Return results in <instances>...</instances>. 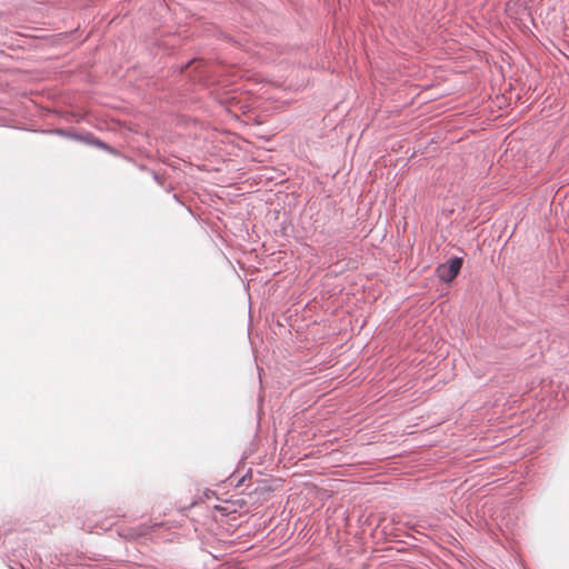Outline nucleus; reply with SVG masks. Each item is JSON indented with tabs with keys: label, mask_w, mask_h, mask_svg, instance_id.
Wrapping results in <instances>:
<instances>
[{
	"label": "nucleus",
	"mask_w": 569,
	"mask_h": 569,
	"mask_svg": "<svg viewBox=\"0 0 569 569\" xmlns=\"http://www.w3.org/2000/svg\"><path fill=\"white\" fill-rule=\"evenodd\" d=\"M93 146H94V147H98V148H101V149H103V150H107V151H109V152H112V151H113V149H112L110 146H108L107 143H104L103 141H101V140H100V139H98V138L94 140V144H93Z\"/></svg>",
	"instance_id": "20e7f679"
},
{
	"label": "nucleus",
	"mask_w": 569,
	"mask_h": 569,
	"mask_svg": "<svg viewBox=\"0 0 569 569\" xmlns=\"http://www.w3.org/2000/svg\"><path fill=\"white\" fill-rule=\"evenodd\" d=\"M73 137L77 138L78 140L87 142L88 144H91V146L94 144V140L97 139L92 133H86L83 136L73 134Z\"/></svg>",
	"instance_id": "f03ea898"
},
{
	"label": "nucleus",
	"mask_w": 569,
	"mask_h": 569,
	"mask_svg": "<svg viewBox=\"0 0 569 569\" xmlns=\"http://www.w3.org/2000/svg\"><path fill=\"white\" fill-rule=\"evenodd\" d=\"M463 260L461 257L450 258L447 262L437 267L436 273L439 280L443 283H449L458 276Z\"/></svg>",
	"instance_id": "f257e3e1"
},
{
	"label": "nucleus",
	"mask_w": 569,
	"mask_h": 569,
	"mask_svg": "<svg viewBox=\"0 0 569 569\" xmlns=\"http://www.w3.org/2000/svg\"><path fill=\"white\" fill-rule=\"evenodd\" d=\"M152 177H153L154 181H156L159 186H161V187H163V186H164V181H166V180H164V178H163L162 176L158 174L157 172H152Z\"/></svg>",
	"instance_id": "39448f33"
},
{
	"label": "nucleus",
	"mask_w": 569,
	"mask_h": 569,
	"mask_svg": "<svg viewBox=\"0 0 569 569\" xmlns=\"http://www.w3.org/2000/svg\"><path fill=\"white\" fill-rule=\"evenodd\" d=\"M306 247H307V249H308V250L313 251V248H312V247H310V246H308V244H307Z\"/></svg>",
	"instance_id": "423d86ee"
},
{
	"label": "nucleus",
	"mask_w": 569,
	"mask_h": 569,
	"mask_svg": "<svg viewBox=\"0 0 569 569\" xmlns=\"http://www.w3.org/2000/svg\"><path fill=\"white\" fill-rule=\"evenodd\" d=\"M73 137L77 138L78 140L87 142L88 144H91V146L94 144V140L97 139L92 133H86L83 136L73 134Z\"/></svg>",
	"instance_id": "7ed1b4c3"
}]
</instances>
